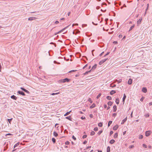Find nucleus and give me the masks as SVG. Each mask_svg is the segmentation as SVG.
<instances>
[{
	"mask_svg": "<svg viewBox=\"0 0 152 152\" xmlns=\"http://www.w3.org/2000/svg\"><path fill=\"white\" fill-rule=\"evenodd\" d=\"M88 101L90 102L91 103H92L93 102V101L91 100V99L90 98H89Z\"/></svg>",
	"mask_w": 152,
	"mask_h": 152,
	"instance_id": "nucleus-35",
	"label": "nucleus"
},
{
	"mask_svg": "<svg viewBox=\"0 0 152 152\" xmlns=\"http://www.w3.org/2000/svg\"><path fill=\"white\" fill-rule=\"evenodd\" d=\"M97 66V65L96 64H95L92 67L91 69L90 70L91 71L92 70H94L95 69Z\"/></svg>",
	"mask_w": 152,
	"mask_h": 152,
	"instance_id": "nucleus-11",
	"label": "nucleus"
},
{
	"mask_svg": "<svg viewBox=\"0 0 152 152\" xmlns=\"http://www.w3.org/2000/svg\"><path fill=\"white\" fill-rule=\"evenodd\" d=\"M118 136V134L117 133H116L115 134L114 136V138H116Z\"/></svg>",
	"mask_w": 152,
	"mask_h": 152,
	"instance_id": "nucleus-24",
	"label": "nucleus"
},
{
	"mask_svg": "<svg viewBox=\"0 0 152 152\" xmlns=\"http://www.w3.org/2000/svg\"><path fill=\"white\" fill-rule=\"evenodd\" d=\"M142 20V19L141 18V19H140L137 21V25H140V23H141V21Z\"/></svg>",
	"mask_w": 152,
	"mask_h": 152,
	"instance_id": "nucleus-9",
	"label": "nucleus"
},
{
	"mask_svg": "<svg viewBox=\"0 0 152 152\" xmlns=\"http://www.w3.org/2000/svg\"><path fill=\"white\" fill-rule=\"evenodd\" d=\"M17 93L18 94L22 95L23 96H25V94L22 91H18L17 92Z\"/></svg>",
	"mask_w": 152,
	"mask_h": 152,
	"instance_id": "nucleus-3",
	"label": "nucleus"
},
{
	"mask_svg": "<svg viewBox=\"0 0 152 152\" xmlns=\"http://www.w3.org/2000/svg\"><path fill=\"white\" fill-rule=\"evenodd\" d=\"M66 28H64L63 29L61 30V31H59L58 32H57V33H55V35H56L58 34H59L60 33H61V32H62Z\"/></svg>",
	"mask_w": 152,
	"mask_h": 152,
	"instance_id": "nucleus-12",
	"label": "nucleus"
},
{
	"mask_svg": "<svg viewBox=\"0 0 152 152\" xmlns=\"http://www.w3.org/2000/svg\"><path fill=\"white\" fill-rule=\"evenodd\" d=\"M145 116L146 117H148L149 116V114H147L145 115Z\"/></svg>",
	"mask_w": 152,
	"mask_h": 152,
	"instance_id": "nucleus-52",
	"label": "nucleus"
},
{
	"mask_svg": "<svg viewBox=\"0 0 152 152\" xmlns=\"http://www.w3.org/2000/svg\"><path fill=\"white\" fill-rule=\"evenodd\" d=\"M126 96L125 94H124V96H123V101H122L123 102H124V103L125 100L126 98Z\"/></svg>",
	"mask_w": 152,
	"mask_h": 152,
	"instance_id": "nucleus-13",
	"label": "nucleus"
},
{
	"mask_svg": "<svg viewBox=\"0 0 152 152\" xmlns=\"http://www.w3.org/2000/svg\"><path fill=\"white\" fill-rule=\"evenodd\" d=\"M142 91L144 93H146L147 91V89L145 87H143L142 89Z\"/></svg>",
	"mask_w": 152,
	"mask_h": 152,
	"instance_id": "nucleus-6",
	"label": "nucleus"
},
{
	"mask_svg": "<svg viewBox=\"0 0 152 152\" xmlns=\"http://www.w3.org/2000/svg\"><path fill=\"white\" fill-rule=\"evenodd\" d=\"M113 111L115 112L117 110V106L116 105H114L113 107Z\"/></svg>",
	"mask_w": 152,
	"mask_h": 152,
	"instance_id": "nucleus-16",
	"label": "nucleus"
},
{
	"mask_svg": "<svg viewBox=\"0 0 152 152\" xmlns=\"http://www.w3.org/2000/svg\"><path fill=\"white\" fill-rule=\"evenodd\" d=\"M25 92L28 94H29L30 93V92H29L26 89L25 90V91H24Z\"/></svg>",
	"mask_w": 152,
	"mask_h": 152,
	"instance_id": "nucleus-43",
	"label": "nucleus"
},
{
	"mask_svg": "<svg viewBox=\"0 0 152 152\" xmlns=\"http://www.w3.org/2000/svg\"><path fill=\"white\" fill-rule=\"evenodd\" d=\"M113 43L115 44H116L118 43V42L117 41H114L113 42Z\"/></svg>",
	"mask_w": 152,
	"mask_h": 152,
	"instance_id": "nucleus-57",
	"label": "nucleus"
},
{
	"mask_svg": "<svg viewBox=\"0 0 152 152\" xmlns=\"http://www.w3.org/2000/svg\"><path fill=\"white\" fill-rule=\"evenodd\" d=\"M71 112V111H69V112H66L64 115V116H66L68 115Z\"/></svg>",
	"mask_w": 152,
	"mask_h": 152,
	"instance_id": "nucleus-26",
	"label": "nucleus"
},
{
	"mask_svg": "<svg viewBox=\"0 0 152 152\" xmlns=\"http://www.w3.org/2000/svg\"><path fill=\"white\" fill-rule=\"evenodd\" d=\"M116 81H117L118 83H119L121 82L122 80L121 79H119L118 80H116Z\"/></svg>",
	"mask_w": 152,
	"mask_h": 152,
	"instance_id": "nucleus-36",
	"label": "nucleus"
},
{
	"mask_svg": "<svg viewBox=\"0 0 152 152\" xmlns=\"http://www.w3.org/2000/svg\"><path fill=\"white\" fill-rule=\"evenodd\" d=\"M127 118H124V119H123L121 123V124H124V122L127 120Z\"/></svg>",
	"mask_w": 152,
	"mask_h": 152,
	"instance_id": "nucleus-15",
	"label": "nucleus"
},
{
	"mask_svg": "<svg viewBox=\"0 0 152 152\" xmlns=\"http://www.w3.org/2000/svg\"><path fill=\"white\" fill-rule=\"evenodd\" d=\"M87 141H85L83 142V144H86V143H87Z\"/></svg>",
	"mask_w": 152,
	"mask_h": 152,
	"instance_id": "nucleus-63",
	"label": "nucleus"
},
{
	"mask_svg": "<svg viewBox=\"0 0 152 152\" xmlns=\"http://www.w3.org/2000/svg\"><path fill=\"white\" fill-rule=\"evenodd\" d=\"M59 23V22L58 21H56L55 22V23L56 24H57Z\"/></svg>",
	"mask_w": 152,
	"mask_h": 152,
	"instance_id": "nucleus-59",
	"label": "nucleus"
},
{
	"mask_svg": "<svg viewBox=\"0 0 152 152\" xmlns=\"http://www.w3.org/2000/svg\"><path fill=\"white\" fill-rule=\"evenodd\" d=\"M37 19V18L35 17H31L29 18H28V20L31 21V20H36Z\"/></svg>",
	"mask_w": 152,
	"mask_h": 152,
	"instance_id": "nucleus-4",
	"label": "nucleus"
},
{
	"mask_svg": "<svg viewBox=\"0 0 152 152\" xmlns=\"http://www.w3.org/2000/svg\"><path fill=\"white\" fill-rule=\"evenodd\" d=\"M151 133V132L150 131H147L145 132V136L146 137L149 136Z\"/></svg>",
	"mask_w": 152,
	"mask_h": 152,
	"instance_id": "nucleus-2",
	"label": "nucleus"
},
{
	"mask_svg": "<svg viewBox=\"0 0 152 152\" xmlns=\"http://www.w3.org/2000/svg\"><path fill=\"white\" fill-rule=\"evenodd\" d=\"M102 132V130L99 131L97 133V134L99 135H100Z\"/></svg>",
	"mask_w": 152,
	"mask_h": 152,
	"instance_id": "nucleus-33",
	"label": "nucleus"
},
{
	"mask_svg": "<svg viewBox=\"0 0 152 152\" xmlns=\"http://www.w3.org/2000/svg\"><path fill=\"white\" fill-rule=\"evenodd\" d=\"M116 115V113H114L113 114V116L115 117Z\"/></svg>",
	"mask_w": 152,
	"mask_h": 152,
	"instance_id": "nucleus-50",
	"label": "nucleus"
},
{
	"mask_svg": "<svg viewBox=\"0 0 152 152\" xmlns=\"http://www.w3.org/2000/svg\"><path fill=\"white\" fill-rule=\"evenodd\" d=\"M132 79L131 78H130L128 80V84H129V85H131L132 84Z\"/></svg>",
	"mask_w": 152,
	"mask_h": 152,
	"instance_id": "nucleus-7",
	"label": "nucleus"
},
{
	"mask_svg": "<svg viewBox=\"0 0 152 152\" xmlns=\"http://www.w3.org/2000/svg\"><path fill=\"white\" fill-rule=\"evenodd\" d=\"M91 72V70H90V71H89L86 72L85 73H84V75H86L88 73H89V72Z\"/></svg>",
	"mask_w": 152,
	"mask_h": 152,
	"instance_id": "nucleus-44",
	"label": "nucleus"
},
{
	"mask_svg": "<svg viewBox=\"0 0 152 152\" xmlns=\"http://www.w3.org/2000/svg\"><path fill=\"white\" fill-rule=\"evenodd\" d=\"M134 147V146L133 145H131L129 147V148H133Z\"/></svg>",
	"mask_w": 152,
	"mask_h": 152,
	"instance_id": "nucleus-42",
	"label": "nucleus"
},
{
	"mask_svg": "<svg viewBox=\"0 0 152 152\" xmlns=\"http://www.w3.org/2000/svg\"><path fill=\"white\" fill-rule=\"evenodd\" d=\"M52 140L53 142V143H55L56 142V140L54 138H53L52 139Z\"/></svg>",
	"mask_w": 152,
	"mask_h": 152,
	"instance_id": "nucleus-28",
	"label": "nucleus"
},
{
	"mask_svg": "<svg viewBox=\"0 0 152 152\" xmlns=\"http://www.w3.org/2000/svg\"><path fill=\"white\" fill-rule=\"evenodd\" d=\"M20 89H21V90H22L23 91H25V90L26 89H25L24 88H23V87H21L20 88Z\"/></svg>",
	"mask_w": 152,
	"mask_h": 152,
	"instance_id": "nucleus-47",
	"label": "nucleus"
},
{
	"mask_svg": "<svg viewBox=\"0 0 152 152\" xmlns=\"http://www.w3.org/2000/svg\"><path fill=\"white\" fill-rule=\"evenodd\" d=\"M12 118H11V119H8V121L9 123H10V122L12 121Z\"/></svg>",
	"mask_w": 152,
	"mask_h": 152,
	"instance_id": "nucleus-41",
	"label": "nucleus"
},
{
	"mask_svg": "<svg viewBox=\"0 0 152 152\" xmlns=\"http://www.w3.org/2000/svg\"><path fill=\"white\" fill-rule=\"evenodd\" d=\"M72 138L74 140H76V137L74 136L73 135L72 137Z\"/></svg>",
	"mask_w": 152,
	"mask_h": 152,
	"instance_id": "nucleus-48",
	"label": "nucleus"
},
{
	"mask_svg": "<svg viewBox=\"0 0 152 152\" xmlns=\"http://www.w3.org/2000/svg\"><path fill=\"white\" fill-rule=\"evenodd\" d=\"M69 142L68 141H67L65 142V144L66 145H69Z\"/></svg>",
	"mask_w": 152,
	"mask_h": 152,
	"instance_id": "nucleus-46",
	"label": "nucleus"
},
{
	"mask_svg": "<svg viewBox=\"0 0 152 152\" xmlns=\"http://www.w3.org/2000/svg\"><path fill=\"white\" fill-rule=\"evenodd\" d=\"M112 121H109L108 123V126L109 127L110 125L112 124Z\"/></svg>",
	"mask_w": 152,
	"mask_h": 152,
	"instance_id": "nucleus-25",
	"label": "nucleus"
},
{
	"mask_svg": "<svg viewBox=\"0 0 152 152\" xmlns=\"http://www.w3.org/2000/svg\"><path fill=\"white\" fill-rule=\"evenodd\" d=\"M110 147L109 146H108L107 148V152H110Z\"/></svg>",
	"mask_w": 152,
	"mask_h": 152,
	"instance_id": "nucleus-22",
	"label": "nucleus"
},
{
	"mask_svg": "<svg viewBox=\"0 0 152 152\" xmlns=\"http://www.w3.org/2000/svg\"><path fill=\"white\" fill-rule=\"evenodd\" d=\"M98 130V128L97 127H95L94 129V130L95 131H97Z\"/></svg>",
	"mask_w": 152,
	"mask_h": 152,
	"instance_id": "nucleus-40",
	"label": "nucleus"
},
{
	"mask_svg": "<svg viewBox=\"0 0 152 152\" xmlns=\"http://www.w3.org/2000/svg\"><path fill=\"white\" fill-rule=\"evenodd\" d=\"M118 127V125H116L113 128V129L114 130H116Z\"/></svg>",
	"mask_w": 152,
	"mask_h": 152,
	"instance_id": "nucleus-8",
	"label": "nucleus"
},
{
	"mask_svg": "<svg viewBox=\"0 0 152 152\" xmlns=\"http://www.w3.org/2000/svg\"><path fill=\"white\" fill-rule=\"evenodd\" d=\"M106 98L107 99L109 100H111L112 99V97L110 96H107Z\"/></svg>",
	"mask_w": 152,
	"mask_h": 152,
	"instance_id": "nucleus-21",
	"label": "nucleus"
},
{
	"mask_svg": "<svg viewBox=\"0 0 152 152\" xmlns=\"http://www.w3.org/2000/svg\"><path fill=\"white\" fill-rule=\"evenodd\" d=\"M113 104V103L111 101H109L108 102V105L109 106H111Z\"/></svg>",
	"mask_w": 152,
	"mask_h": 152,
	"instance_id": "nucleus-23",
	"label": "nucleus"
},
{
	"mask_svg": "<svg viewBox=\"0 0 152 152\" xmlns=\"http://www.w3.org/2000/svg\"><path fill=\"white\" fill-rule=\"evenodd\" d=\"M110 53V52H107L106 54H105L104 56V57H105L106 56H107L108 55H109Z\"/></svg>",
	"mask_w": 152,
	"mask_h": 152,
	"instance_id": "nucleus-53",
	"label": "nucleus"
},
{
	"mask_svg": "<svg viewBox=\"0 0 152 152\" xmlns=\"http://www.w3.org/2000/svg\"><path fill=\"white\" fill-rule=\"evenodd\" d=\"M104 108H106L107 107V105L106 104H104Z\"/></svg>",
	"mask_w": 152,
	"mask_h": 152,
	"instance_id": "nucleus-61",
	"label": "nucleus"
},
{
	"mask_svg": "<svg viewBox=\"0 0 152 152\" xmlns=\"http://www.w3.org/2000/svg\"><path fill=\"white\" fill-rule=\"evenodd\" d=\"M111 87H112V88H113V87H115L116 86V85H115V84H114L113 85V86H112L111 85V86H110Z\"/></svg>",
	"mask_w": 152,
	"mask_h": 152,
	"instance_id": "nucleus-51",
	"label": "nucleus"
},
{
	"mask_svg": "<svg viewBox=\"0 0 152 152\" xmlns=\"http://www.w3.org/2000/svg\"><path fill=\"white\" fill-rule=\"evenodd\" d=\"M96 106L95 104L94 103H93L91 106L90 107V108L91 109L95 107Z\"/></svg>",
	"mask_w": 152,
	"mask_h": 152,
	"instance_id": "nucleus-17",
	"label": "nucleus"
},
{
	"mask_svg": "<svg viewBox=\"0 0 152 152\" xmlns=\"http://www.w3.org/2000/svg\"><path fill=\"white\" fill-rule=\"evenodd\" d=\"M104 52H102L100 55H99V56H101L102 54H103Z\"/></svg>",
	"mask_w": 152,
	"mask_h": 152,
	"instance_id": "nucleus-64",
	"label": "nucleus"
},
{
	"mask_svg": "<svg viewBox=\"0 0 152 152\" xmlns=\"http://www.w3.org/2000/svg\"><path fill=\"white\" fill-rule=\"evenodd\" d=\"M19 145V142H18L17 143V144H15L14 146V149L18 145Z\"/></svg>",
	"mask_w": 152,
	"mask_h": 152,
	"instance_id": "nucleus-29",
	"label": "nucleus"
},
{
	"mask_svg": "<svg viewBox=\"0 0 152 152\" xmlns=\"http://www.w3.org/2000/svg\"><path fill=\"white\" fill-rule=\"evenodd\" d=\"M98 126L99 127H102V123H99L98 124Z\"/></svg>",
	"mask_w": 152,
	"mask_h": 152,
	"instance_id": "nucleus-30",
	"label": "nucleus"
},
{
	"mask_svg": "<svg viewBox=\"0 0 152 152\" xmlns=\"http://www.w3.org/2000/svg\"><path fill=\"white\" fill-rule=\"evenodd\" d=\"M81 118L82 119H86V118L85 117H82Z\"/></svg>",
	"mask_w": 152,
	"mask_h": 152,
	"instance_id": "nucleus-60",
	"label": "nucleus"
},
{
	"mask_svg": "<svg viewBox=\"0 0 152 152\" xmlns=\"http://www.w3.org/2000/svg\"><path fill=\"white\" fill-rule=\"evenodd\" d=\"M116 93L115 91V90H112L110 92V94L111 95H113V94H115Z\"/></svg>",
	"mask_w": 152,
	"mask_h": 152,
	"instance_id": "nucleus-14",
	"label": "nucleus"
},
{
	"mask_svg": "<svg viewBox=\"0 0 152 152\" xmlns=\"http://www.w3.org/2000/svg\"><path fill=\"white\" fill-rule=\"evenodd\" d=\"M149 104L150 106L152 105V102H150L149 103Z\"/></svg>",
	"mask_w": 152,
	"mask_h": 152,
	"instance_id": "nucleus-62",
	"label": "nucleus"
},
{
	"mask_svg": "<svg viewBox=\"0 0 152 152\" xmlns=\"http://www.w3.org/2000/svg\"><path fill=\"white\" fill-rule=\"evenodd\" d=\"M59 93H53L51 94V95H56V94H59Z\"/></svg>",
	"mask_w": 152,
	"mask_h": 152,
	"instance_id": "nucleus-37",
	"label": "nucleus"
},
{
	"mask_svg": "<svg viewBox=\"0 0 152 152\" xmlns=\"http://www.w3.org/2000/svg\"><path fill=\"white\" fill-rule=\"evenodd\" d=\"M77 71V70H71V71H69V72H75V71Z\"/></svg>",
	"mask_w": 152,
	"mask_h": 152,
	"instance_id": "nucleus-49",
	"label": "nucleus"
},
{
	"mask_svg": "<svg viewBox=\"0 0 152 152\" xmlns=\"http://www.w3.org/2000/svg\"><path fill=\"white\" fill-rule=\"evenodd\" d=\"M70 80L68 78H66L62 80V82L63 83H65L66 82H68Z\"/></svg>",
	"mask_w": 152,
	"mask_h": 152,
	"instance_id": "nucleus-5",
	"label": "nucleus"
},
{
	"mask_svg": "<svg viewBox=\"0 0 152 152\" xmlns=\"http://www.w3.org/2000/svg\"><path fill=\"white\" fill-rule=\"evenodd\" d=\"M101 94L100 93L97 96L96 98L97 99H98L101 96Z\"/></svg>",
	"mask_w": 152,
	"mask_h": 152,
	"instance_id": "nucleus-39",
	"label": "nucleus"
},
{
	"mask_svg": "<svg viewBox=\"0 0 152 152\" xmlns=\"http://www.w3.org/2000/svg\"><path fill=\"white\" fill-rule=\"evenodd\" d=\"M66 118L69 120H71L72 119V118L70 116L66 117Z\"/></svg>",
	"mask_w": 152,
	"mask_h": 152,
	"instance_id": "nucleus-27",
	"label": "nucleus"
},
{
	"mask_svg": "<svg viewBox=\"0 0 152 152\" xmlns=\"http://www.w3.org/2000/svg\"><path fill=\"white\" fill-rule=\"evenodd\" d=\"M11 98L15 100H16L17 99V97L14 95L12 96H11Z\"/></svg>",
	"mask_w": 152,
	"mask_h": 152,
	"instance_id": "nucleus-10",
	"label": "nucleus"
},
{
	"mask_svg": "<svg viewBox=\"0 0 152 152\" xmlns=\"http://www.w3.org/2000/svg\"><path fill=\"white\" fill-rule=\"evenodd\" d=\"M122 37V35L121 34H120L118 36V37L119 38H121V37Z\"/></svg>",
	"mask_w": 152,
	"mask_h": 152,
	"instance_id": "nucleus-54",
	"label": "nucleus"
},
{
	"mask_svg": "<svg viewBox=\"0 0 152 152\" xmlns=\"http://www.w3.org/2000/svg\"><path fill=\"white\" fill-rule=\"evenodd\" d=\"M142 146H143V147L144 148H147V145H146L145 144H142Z\"/></svg>",
	"mask_w": 152,
	"mask_h": 152,
	"instance_id": "nucleus-38",
	"label": "nucleus"
},
{
	"mask_svg": "<svg viewBox=\"0 0 152 152\" xmlns=\"http://www.w3.org/2000/svg\"><path fill=\"white\" fill-rule=\"evenodd\" d=\"M113 133V131H111L110 132V135H111Z\"/></svg>",
	"mask_w": 152,
	"mask_h": 152,
	"instance_id": "nucleus-58",
	"label": "nucleus"
},
{
	"mask_svg": "<svg viewBox=\"0 0 152 152\" xmlns=\"http://www.w3.org/2000/svg\"><path fill=\"white\" fill-rule=\"evenodd\" d=\"M143 137V136L142 135H139V139H142Z\"/></svg>",
	"mask_w": 152,
	"mask_h": 152,
	"instance_id": "nucleus-34",
	"label": "nucleus"
},
{
	"mask_svg": "<svg viewBox=\"0 0 152 152\" xmlns=\"http://www.w3.org/2000/svg\"><path fill=\"white\" fill-rule=\"evenodd\" d=\"M95 132L93 131H92L91 133V135L93 136L95 134Z\"/></svg>",
	"mask_w": 152,
	"mask_h": 152,
	"instance_id": "nucleus-31",
	"label": "nucleus"
},
{
	"mask_svg": "<svg viewBox=\"0 0 152 152\" xmlns=\"http://www.w3.org/2000/svg\"><path fill=\"white\" fill-rule=\"evenodd\" d=\"M53 134L55 137H57L58 136V134L55 131L53 132Z\"/></svg>",
	"mask_w": 152,
	"mask_h": 152,
	"instance_id": "nucleus-18",
	"label": "nucleus"
},
{
	"mask_svg": "<svg viewBox=\"0 0 152 152\" xmlns=\"http://www.w3.org/2000/svg\"><path fill=\"white\" fill-rule=\"evenodd\" d=\"M89 117L91 118H92L93 117V115L92 114H90L89 115Z\"/></svg>",
	"mask_w": 152,
	"mask_h": 152,
	"instance_id": "nucleus-55",
	"label": "nucleus"
},
{
	"mask_svg": "<svg viewBox=\"0 0 152 152\" xmlns=\"http://www.w3.org/2000/svg\"><path fill=\"white\" fill-rule=\"evenodd\" d=\"M107 58H105L104 59L102 60L101 61L99 62V64L100 65H102L103 63L106 61L107 60Z\"/></svg>",
	"mask_w": 152,
	"mask_h": 152,
	"instance_id": "nucleus-1",
	"label": "nucleus"
},
{
	"mask_svg": "<svg viewBox=\"0 0 152 152\" xmlns=\"http://www.w3.org/2000/svg\"><path fill=\"white\" fill-rule=\"evenodd\" d=\"M87 137V136L86 135H84L83 136V139L85 138H86V137Z\"/></svg>",
	"mask_w": 152,
	"mask_h": 152,
	"instance_id": "nucleus-45",
	"label": "nucleus"
},
{
	"mask_svg": "<svg viewBox=\"0 0 152 152\" xmlns=\"http://www.w3.org/2000/svg\"><path fill=\"white\" fill-rule=\"evenodd\" d=\"M115 102L117 104H118L119 103V100L118 98H117L115 100Z\"/></svg>",
	"mask_w": 152,
	"mask_h": 152,
	"instance_id": "nucleus-20",
	"label": "nucleus"
},
{
	"mask_svg": "<svg viewBox=\"0 0 152 152\" xmlns=\"http://www.w3.org/2000/svg\"><path fill=\"white\" fill-rule=\"evenodd\" d=\"M134 25H133L132 26H131V27L130 28L129 31L131 30L134 28Z\"/></svg>",
	"mask_w": 152,
	"mask_h": 152,
	"instance_id": "nucleus-32",
	"label": "nucleus"
},
{
	"mask_svg": "<svg viewBox=\"0 0 152 152\" xmlns=\"http://www.w3.org/2000/svg\"><path fill=\"white\" fill-rule=\"evenodd\" d=\"M115 141L114 140L112 139L110 141V143L111 144H113L114 142H115Z\"/></svg>",
	"mask_w": 152,
	"mask_h": 152,
	"instance_id": "nucleus-19",
	"label": "nucleus"
},
{
	"mask_svg": "<svg viewBox=\"0 0 152 152\" xmlns=\"http://www.w3.org/2000/svg\"><path fill=\"white\" fill-rule=\"evenodd\" d=\"M144 98L142 97L140 99V101L141 102H142L143 99H144Z\"/></svg>",
	"mask_w": 152,
	"mask_h": 152,
	"instance_id": "nucleus-56",
	"label": "nucleus"
}]
</instances>
